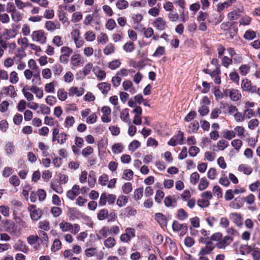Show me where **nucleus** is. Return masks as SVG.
Listing matches in <instances>:
<instances>
[{
    "instance_id": "23",
    "label": "nucleus",
    "mask_w": 260,
    "mask_h": 260,
    "mask_svg": "<svg viewBox=\"0 0 260 260\" xmlns=\"http://www.w3.org/2000/svg\"><path fill=\"white\" fill-rule=\"evenodd\" d=\"M243 206V199L241 198H236L232 202L230 203V207L238 209L242 207Z\"/></svg>"
},
{
    "instance_id": "52",
    "label": "nucleus",
    "mask_w": 260,
    "mask_h": 260,
    "mask_svg": "<svg viewBox=\"0 0 260 260\" xmlns=\"http://www.w3.org/2000/svg\"><path fill=\"white\" fill-rule=\"evenodd\" d=\"M108 211L106 209L101 210L98 213L97 217L99 220H104L106 219L108 215Z\"/></svg>"
},
{
    "instance_id": "35",
    "label": "nucleus",
    "mask_w": 260,
    "mask_h": 260,
    "mask_svg": "<svg viewBox=\"0 0 260 260\" xmlns=\"http://www.w3.org/2000/svg\"><path fill=\"white\" fill-rule=\"evenodd\" d=\"M115 51V47L112 43L108 44L103 50V52L106 55H109L114 53Z\"/></svg>"
},
{
    "instance_id": "15",
    "label": "nucleus",
    "mask_w": 260,
    "mask_h": 260,
    "mask_svg": "<svg viewBox=\"0 0 260 260\" xmlns=\"http://www.w3.org/2000/svg\"><path fill=\"white\" fill-rule=\"evenodd\" d=\"M214 246L211 242H208L206 243L205 247L202 248L198 255L206 256L209 254L214 249Z\"/></svg>"
},
{
    "instance_id": "22",
    "label": "nucleus",
    "mask_w": 260,
    "mask_h": 260,
    "mask_svg": "<svg viewBox=\"0 0 260 260\" xmlns=\"http://www.w3.org/2000/svg\"><path fill=\"white\" fill-rule=\"evenodd\" d=\"M238 170L247 175L251 174L252 172V168L250 166L246 164L240 165L238 167Z\"/></svg>"
},
{
    "instance_id": "5",
    "label": "nucleus",
    "mask_w": 260,
    "mask_h": 260,
    "mask_svg": "<svg viewBox=\"0 0 260 260\" xmlns=\"http://www.w3.org/2000/svg\"><path fill=\"white\" fill-rule=\"evenodd\" d=\"M224 96H230L233 101H238L241 98V94L239 90L234 88L225 89L224 90Z\"/></svg>"
},
{
    "instance_id": "32",
    "label": "nucleus",
    "mask_w": 260,
    "mask_h": 260,
    "mask_svg": "<svg viewBox=\"0 0 260 260\" xmlns=\"http://www.w3.org/2000/svg\"><path fill=\"white\" fill-rule=\"evenodd\" d=\"M96 178L95 173L94 171H90L88 175V184L89 187L92 188L96 183Z\"/></svg>"
},
{
    "instance_id": "40",
    "label": "nucleus",
    "mask_w": 260,
    "mask_h": 260,
    "mask_svg": "<svg viewBox=\"0 0 260 260\" xmlns=\"http://www.w3.org/2000/svg\"><path fill=\"white\" fill-rule=\"evenodd\" d=\"M254 248L248 245H241L240 248V251L242 254H247L252 252Z\"/></svg>"
},
{
    "instance_id": "1",
    "label": "nucleus",
    "mask_w": 260,
    "mask_h": 260,
    "mask_svg": "<svg viewBox=\"0 0 260 260\" xmlns=\"http://www.w3.org/2000/svg\"><path fill=\"white\" fill-rule=\"evenodd\" d=\"M59 228L62 232H71L75 235L80 231V226L78 224H72L64 220L59 223Z\"/></svg>"
},
{
    "instance_id": "61",
    "label": "nucleus",
    "mask_w": 260,
    "mask_h": 260,
    "mask_svg": "<svg viewBox=\"0 0 260 260\" xmlns=\"http://www.w3.org/2000/svg\"><path fill=\"white\" fill-rule=\"evenodd\" d=\"M134 173L130 169L124 170L122 178L126 180H131L133 179Z\"/></svg>"
},
{
    "instance_id": "39",
    "label": "nucleus",
    "mask_w": 260,
    "mask_h": 260,
    "mask_svg": "<svg viewBox=\"0 0 260 260\" xmlns=\"http://www.w3.org/2000/svg\"><path fill=\"white\" fill-rule=\"evenodd\" d=\"M56 84V82L55 81L46 84L44 87L45 91L47 93H54Z\"/></svg>"
},
{
    "instance_id": "4",
    "label": "nucleus",
    "mask_w": 260,
    "mask_h": 260,
    "mask_svg": "<svg viewBox=\"0 0 260 260\" xmlns=\"http://www.w3.org/2000/svg\"><path fill=\"white\" fill-rule=\"evenodd\" d=\"M28 211L29 212L31 219L34 221H38L42 215V211L40 209H37L36 205H30L28 207Z\"/></svg>"
},
{
    "instance_id": "54",
    "label": "nucleus",
    "mask_w": 260,
    "mask_h": 260,
    "mask_svg": "<svg viewBox=\"0 0 260 260\" xmlns=\"http://www.w3.org/2000/svg\"><path fill=\"white\" fill-rule=\"evenodd\" d=\"M50 187L54 191L58 193H61L63 192V189L62 187L60 184L56 183L55 181H52L50 183Z\"/></svg>"
},
{
    "instance_id": "14",
    "label": "nucleus",
    "mask_w": 260,
    "mask_h": 260,
    "mask_svg": "<svg viewBox=\"0 0 260 260\" xmlns=\"http://www.w3.org/2000/svg\"><path fill=\"white\" fill-rule=\"evenodd\" d=\"M230 218L238 227H241L243 224V218L240 213H232L230 214Z\"/></svg>"
},
{
    "instance_id": "46",
    "label": "nucleus",
    "mask_w": 260,
    "mask_h": 260,
    "mask_svg": "<svg viewBox=\"0 0 260 260\" xmlns=\"http://www.w3.org/2000/svg\"><path fill=\"white\" fill-rule=\"evenodd\" d=\"M234 132L241 139H243L245 136L244 134L245 129L242 126H236L234 128Z\"/></svg>"
},
{
    "instance_id": "26",
    "label": "nucleus",
    "mask_w": 260,
    "mask_h": 260,
    "mask_svg": "<svg viewBox=\"0 0 260 260\" xmlns=\"http://www.w3.org/2000/svg\"><path fill=\"white\" fill-rule=\"evenodd\" d=\"M236 1V0H227L223 3L218 4L217 7V11L218 12H221L225 8H228L234 4Z\"/></svg>"
},
{
    "instance_id": "58",
    "label": "nucleus",
    "mask_w": 260,
    "mask_h": 260,
    "mask_svg": "<svg viewBox=\"0 0 260 260\" xmlns=\"http://www.w3.org/2000/svg\"><path fill=\"white\" fill-rule=\"evenodd\" d=\"M141 145L140 142L138 140H134L128 145V150L134 152Z\"/></svg>"
},
{
    "instance_id": "50",
    "label": "nucleus",
    "mask_w": 260,
    "mask_h": 260,
    "mask_svg": "<svg viewBox=\"0 0 260 260\" xmlns=\"http://www.w3.org/2000/svg\"><path fill=\"white\" fill-rule=\"evenodd\" d=\"M222 137L227 140H231L235 138L236 133L233 131L225 130L222 133Z\"/></svg>"
},
{
    "instance_id": "21",
    "label": "nucleus",
    "mask_w": 260,
    "mask_h": 260,
    "mask_svg": "<svg viewBox=\"0 0 260 260\" xmlns=\"http://www.w3.org/2000/svg\"><path fill=\"white\" fill-rule=\"evenodd\" d=\"M111 150L114 154L121 153L124 150L123 144L121 143H115L112 145Z\"/></svg>"
},
{
    "instance_id": "20",
    "label": "nucleus",
    "mask_w": 260,
    "mask_h": 260,
    "mask_svg": "<svg viewBox=\"0 0 260 260\" xmlns=\"http://www.w3.org/2000/svg\"><path fill=\"white\" fill-rule=\"evenodd\" d=\"M84 92V89L82 87H71L69 91L70 96L76 95L78 96H81Z\"/></svg>"
},
{
    "instance_id": "16",
    "label": "nucleus",
    "mask_w": 260,
    "mask_h": 260,
    "mask_svg": "<svg viewBox=\"0 0 260 260\" xmlns=\"http://www.w3.org/2000/svg\"><path fill=\"white\" fill-rule=\"evenodd\" d=\"M80 187L78 185H74L72 189L69 190L67 193V197L71 200H74L76 196L79 194Z\"/></svg>"
},
{
    "instance_id": "9",
    "label": "nucleus",
    "mask_w": 260,
    "mask_h": 260,
    "mask_svg": "<svg viewBox=\"0 0 260 260\" xmlns=\"http://www.w3.org/2000/svg\"><path fill=\"white\" fill-rule=\"evenodd\" d=\"M183 141V133L179 131L177 135L174 136L168 142V145L172 146H176L178 144L181 145Z\"/></svg>"
},
{
    "instance_id": "48",
    "label": "nucleus",
    "mask_w": 260,
    "mask_h": 260,
    "mask_svg": "<svg viewBox=\"0 0 260 260\" xmlns=\"http://www.w3.org/2000/svg\"><path fill=\"white\" fill-rule=\"evenodd\" d=\"M17 8L19 10H23L27 6H31L32 5L29 2L24 3L21 0H14Z\"/></svg>"
},
{
    "instance_id": "49",
    "label": "nucleus",
    "mask_w": 260,
    "mask_h": 260,
    "mask_svg": "<svg viewBox=\"0 0 260 260\" xmlns=\"http://www.w3.org/2000/svg\"><path fill=\"white\" fill-rule=\"evenodd\" d=\"M17 43L19 45L21 46V48L25 49L28 47V40L26 37H20L17 40Z\"/></svg>"
},
{
    "instance_id": "38",
    "label": "nucleus",
    "mask_w": 260,
    "mask_h": 260,
    "mask_svg": "<svg viewBox=\"0 0 260 260\" xmlns=\"http://www.w3.org/2000/svg\"><path fill=\"white\" fill-rule=\"evenodd\" d=\"M29 90L39 99H41L43 97L44 93L43 90L38 87L37 86H32Z\"/></svg>"
},
{
    "instance_id": "53",
    "label": "nucleus",
    "mask_w": 260,
    "mask_h": 260,
    "mask_svg": "<svg viewBox=\"0 0 260 260\" xmlns=\"http://www.w3.org/2000/svg\"><path fill=\"white\" fill-rule=\"evenodd\" d=\"M121 64V62L119 59H114L110 61L108 64L109 69L114 70L118 68Z\"/></svg>"
},
{
    "instance_id": "18",
    "label": "nucleus",
    "mask_w": 260,
    "mask_h": 260,
    "mask_svg": "<svg viewBox=\"0 0 260 260\" xmlns=\"http://www.w3.org/2000/svg\"><path fill=\"white\" fill-rule=\"evenodd\" d=\"M93 72L99 81L103 80L106 78V72L98 66H95L93 68Z\"/></svg>"
},
{
    "instance_id": "6",
    "label": "nucleus",
    "mask_w": 260,
    "mask_h": 260,
    "mask_svg": "<svg viewBox=\"0 0 260 260\" xmlns=\"http://www.w3.org/2000/svg\"><path fill=\"white\" fill-rule=\"evenodd\" d=\"M172 229L176 232H180V236L184 235L187 232L188 228L186 223H180L177 220H174L172 223Z\"/></svg>"
},
{
    "instance_id": "3",
    "label": "nucleus",
    "mask_w": 260,
    "mask_h": 260,
    "mask_svg": "<svg viewBox=\"0 0 260 260\" xmlns=\"http://www.w3.org/2000/svg\"><path fill=\"white\" fill-rule=\"evenodd\" d=\"M210 101L207 96H204L201 102V107L198 109V112L201 116L207 115L209 112L208 105Z\"/></svg>"
},
{
    "instance_id": "2",
    "label": "nucleus",
    "mask_w": 260,
    "mask_h": 260,
    "mask_svg": "<svg viewBox=\"0 0 260 260\" xmlns=\"http://www.w3.org/2000/svg\"><path fill=\"white\" fill-rule=\"evenodd\" d=\"M31 37L33 41L41 44H44L46 42L47 37L45 35V31L43 30L34 31L32 32Z\"/></svg>"
},
{
    "instance_id": "29",
    "label": "nucleus",
    "mask_w": 260,
    "mask_h": 260,
    "mask_svg": "<svg viewBox=\"0 0 260 260\" xmlns=\"http://www.w3.org/2000/svg\"><path fill=\"white\" fill-rule=\"evenodd\" d=\"M176 217L179 220L184 221L188 217V214L183 209H179L177 210Z\"/></svg>"
},
{
    "instance_id": "44",
    "label": "nucleus",
    "mask_w": 260,
    "mask_h": 260,
    "mask_svg": "<svg viewBox=\"0 0 260 260\" xmlns=\"http://www.w3.org/2000/svg\"><path fill=\"white\" fill-rule=\"evenodd\" d=\"M94 67H93L92 63L89 62L87 63L84 67H83L82 69V73L84 76H86L88 75H89L91 71H93V68Z\"/></svg>"
},
{
    "instance_id": "55",
    "label": "nucleus",
    "mask_w": 260,
    "mask_h": 260,
    "mask_svg": "<svg viewBox=\"0 0 260 260\" xmlns=\"http://www.w3.org/2000/svg\"><path fill=\"white\" fill-rule=\"evenodd\" d=\"M57 98L61 101H64L68 98V93L63 89H59L57 93Z\"/></svg>"
},
{
    "instance_id": "41",
    "label": "nucleus",
    "mask_w": 260,
    "mask_h": 260,
    "mask_svg": "<svg viewBox=\"0 0 260 260\" xmlns=\"http://www.w3.org/2000/svg\"><path fill=\"white\" fill-rule=\"evenodd\" d=\"M38 233L40 236L41 242L47 246L49 244V238L47 233L43 231H39Z\"/></svg>"
},
{
    "instance_id": "12",
    "label": "nucleus",
    "mask_w": 260,
    "mask_h": 260,
    "mask_svg": "<svg viewBox=\"0 0 260 260\" xmlns=\"http://www.w3.org/2000/svg\"><path fill=\"white\" fill-rule=\"evenodd\" d=\"M103 115L101 117V119L103 122L108 123L111 121L110 108L108 106H104L101 110Z\"/></svg>"
},
{
    "instance_id": "63",
    "label": "nucleus",
    "mask_w": 260,
    "mask_h": 260,
    "mask_svg": "<svg viewBox=\"0 0 260 260\" xmlns=\"http://www.w3.org/2000/svg\"><path fill=\"white\" fill-rule=\"evenodd\" d=\"M123 48V50L127 52H131L135 49L134 44L132 42H128L126 43L124 45Z\"/></svg>"
},
{
    "instance_id": "34",
    "label": "nucleus",
    "mask_w": 260,
    "mask_h": 260,
    "mask_svg": "<svg viewBox=\"0 0 260 260\" xmlns=\"http://www.w3.org/2000/svg\"><path fill=\"white\" fill-rule=\"evenodd\" d=\"M12 20L15 22H19L21 21L23 18V14L18 10H13L11 13Z\"/></svg>"
},
{
    "instance_id": "30",
    "label": "nucleus",
    "mask_w": 260,
    "mask_h": 260,
    "mask_svg": "<svg viewBox=\"0 0 260 260\" xmlns=\"http://www.w3.org/2000/svg\"><path fill=\"white\" fill-rule=\"evenodd\" d=\"M5 151L7 155H12L15 153V146L12 142H8L5 146Z\"/></svg>"
},
{
    "instance_id": "56",
    "label": "nucleus",
    "mask_w": 260,
    "mask_h": 260,
    "mask_svg": "<svg viewBox=\"0 0 260 260\" xmlns=\"http://www.w3.org/2000/svg\"><path fill=\"white\" fill-rule=\"evenodd\" d=\"M75 123V119L72 116H67L64 120V126L66 128H70Z\"/></svg>"
},
{
    "instance_id": "27",
    "label": "nucleus",
    "mask_w": 260,
    "mask_h": 260,
    "mask_svg": "<svg viewBox=\"0 0 260 260\" xmlns=\"http://www.w3.org/2000/svg\"><path fill=\"white\" fill-rule=\"evenodd\" d=\"M110 234L109 228L107 226H104L99 231L97 235L100 239L106 238Z\"/></svg>"
},
{
    "instance_id": "28",
    "label": "nucleus",
    "mask_w": 260,
    "mask_h": 260,
    "mask_svg": "<svg viewBox=\"0 0 260 260\" xmlns=\"http://www.w3.org/2000/svg\"><path fill=\"white\" fill-rule=\"evenodd\" d=\"M120 118L122 121L127 122L129 124L131 123L129 118V110L127 108L124 109L121 111Z\"/></svg>"
},
{
    "instance_id": "59",
    "label": "nucleus",
    "mask_w": 260,
    "mask_h": 260,
    "mask_svg": "<svg viewBox=\"0 0 260 260\" xmlns=\"http://www.w3.org/2000/svg\"><path fill=\"white\" fill-rule=\"evenodd\" d=\"M116 6L119 10L125 9L128 6V3L125 0H118L116 4Z\"/></svg>"
},
{
    "instance_id": "37",
    "label": "nucleus",
    "mask_w": 260,
    "mask_h": 260,
    "mask_svg": "<svg viewBox=\"0 0 260 260\" xmlns=\"http://www.w3.org/2000/svg\"><path fill=\"white\" fill-rule=\"evenodd\" d=\"M84 39L87 42H93L95 40L96 35L95 32L91 30L87 31L84 34Z\"/></svg>"
},
{
    "instance_id": "43",
    "label": "nucleus",
    "mask_w": 260,
    "mask_h": 260,
    "mask_svg": "<svg viewBox=\"0 0 260 260\" xmlns=\"http://www.w3.org/2000/svg\"><path fill=\"white\" fill-rule=\"evenodd\" d=\"M52 71L54 76H59L63 71V67L59 63H56L53 66Z\"/></svg>"
},
{
    "instance_id": "7",
    "label": "nucleus",
    "mask_w": 260,
    "mask_h": 260,
    "mask_svg": "<svg viewBox=\"0 0 260 260\" xmlns=\"http://www.w3.org/2000/svg\"><path fill=\"white\" fill-rule=\"evenodd\" d=\"M241 88L244 91L251 93H254L256 91V86L252 85L251 81L247 79L242 80L241 82Z\"/></svg>"
},
{
    "instance_id": "13",
    "label": "nucleus",
    "mask_w": 260,
    "mask_h": 260,
    "mask_svg": "<svg viewBox=\"0 0 260 260\" xmlns=\"http://www.w3.org/2000/svg\"><path fill=\"white\" fill-rule=\"evenodd\" d=\"M45 28L49 31H54L60 28V24L57 21H47L45 23Z\"/></svg>"
},
{
    "instance_id": "42",
    "label": "nucleus",
    "mask_w": 260,
    "mask_h": 260,
    "mask_svg": "<svg viewBox=\"0 0 260 260\" xmlns=\"http://www.w3.org/2000/svg\"><path fill=\"white\" fill-rule=\"evenodd\" d=\"M109 41V38L105 32H101L98 36L97 41L98 43L101 44H105Z\"/></svg>"
},
{
    "instance_id": "45",
    "label": "nucleus",
    "mask_w": 260,
    "mask_h": 260,
    "mask_svg": "<svg viewBox=\"0 0 260 260\" xmlns=\"http://www.w3.org/2000/svg\"><path fill=\"white\" fill-rule=\"evenodd\" d=\"M128 201V197L125 196H120L117 200V205L119 207H122L126 205Z\"/></svg>"
},
{
    "instance_id": "17",
    "label": "nucleus",
    "mask_w": 260,
    "mask_h": 260,
    "mask_svg": "<svg viewBox=\"0 0 260 260\" xmlns=\"http://www.w3.org/2000/svg\"><path fill=\"white\" fill-rule=\"evenodd\" d=\"M6 231L12 235L16 237H19L21 235V232L17 230V226L13 222L9 223Z\"/></svg>"
},
{
    "instance_id": "51",
    "label": "nucleus",
    "mask_w": 260,
    "mask_h": 260,
    "mask_svg": "<svg viewBox=\"0 0 260 260\" xmlns=\"http://www.w3.org/2000/svg\"><path fill=\"white\" fill-rule=\"evenodd\" d=\"M143 188L139 187L136 189L134 192V198L135 200H140L143 197Z\"/></svg>"
},
{
    "instance_id": "8",
    "label": "nucleus",
    "mask_w": 260,
    "mask_h": 260,
    "mask_svg": "<svg viewBox=\"0 0 260 260\" xmlns=\"http://www.w3.org/2000/svg\"><path fill=\"white\" fill-rule=\"evenodd\" d=\"M233 241V239L232 237L229 236H226L223 238H221L220 240L217 242L216 246L218 249H225L226 247L229 246Z\"/></svg>"
},
{
    "instance_id": "11",
    "label": "nucleus",
    "mask_w": 260,
    "mask_h": 260,
    "mask_svg": "<svg viewBox=\"0 0 260 260\" xmlns=\"http://www.w3.org/2000/svg\"><path fill=\"white\" fill-rule=\"evenodd\" d=\"M13 248L24 253H27L29 251L28 247L20 239L18 240L14 244Z\"/></svg>"
},
{
    "instance_id": "64",
    "label": "nucleus",
    "mask_w": 260,
    "mask_h": 260,
    "mask_svg": "<svg viewBox=\"0 0 260 260\" xmlns=\"http://www.w3.org/2000/svg\"><path fill=\"white\" fill-rule=\"evenodd\" d=\"M52 43L56 47L62 46L63 44L61 37L59 36H55L53 37L52 41Z\"/></svg>"
},
{
    "instance_id": "36",
    "label": "nucleus",
    "mask_w": 260,
    "mask_h": 260,
    "mask_svg": "<svg viewBox=\"0 0 260 260\" xmlns=\"http://www.w3.org/2000/svg\"><path fill=\"white\" fill-rule=\"evenodd\" d=\"M99 89L103 94H107L111 88V85L107 82L100 83L98 85Z\"/></svg>"
},
{
    "instance_id": "19",
    "label": "nucleus",
    "mask_w": 260,
    "mask_h": 260,
    "mask_svg": "<svg viewBox=\"0 0 260 260\" xmlns=\"http://www.w3.org/2000/svg\"><path fill=\"white\" fill-rule=\"evenodd\" d=\"M81 56L79 54H75L72 56L71 58V64L74 67H77L83 64Z\"/></svg>"
},
{
    "instance_id": "33",
    "label": "nucleus",
    "mask_w": 260,
    "mask_h": 260,
    "mask_svg": "<svg viewBox=\"0 0 260 260\" xmlns=\"http://www.w3.org/2000/svg\"><path fill=\"white\" fill-rule=\"evenodd\" d=\"M209 185V181L205 177H202L199 182L198 185V189L200 191L206 189Z\"/></svg>"
},
{
    "instance_id": "47",
    "label": "nucleus",
    "mask_w": 260,
    "mask_h": 260,
    "mask_svg": "<svg viewBox=\"0 0 260 260\" xmlns=\"http://www.w3.org/2000/svg\"><path fill=\"white\" fill-rule=\"evenodd\" d=\"M38 146L39 149L42 151L43 156L46 157L49 155L48 150L49 148L48 146L46 145L43 142H40Z\"/></svg>"
},
{
    "instance_id": "24",
    "label": "nucleus",
    "mask_w": 260,
    "mask_h": 260,
    "mask_svg": "<svg viewBox=\"0 0 260 260\" xmlns=\"http://www.w3.org/2000/svg\"><path fill=\"white\" fill-rule=\"evenodd\" d=\"M2 91L8 95L14 98L17 94L15 90V88L13 85H9L3 88Z\"/></svg>"
},
{
    "instance_id": "60",
    "label": "nucleus",
    "mask_w": 260,
    "mask_h": 260,
    "mask_svg": "<svg viewBox=\"0 0 260 260\" xmlns=\"http://www.w3.org/2000/svg\"><path fill=\"white\" fill-rule=\"evenodd\" d=\"M259 122L257 119H251L247 124L248 128L251 130H253L259 125Z\"/></svg>"
},
{
    "instance_id": "10",
    "label": "nucleus",
    "mask_w": 260,
    "mask_h": 260,
    "mask_svg": "<svg viewBox=\"0 0 260 260\" xmlns=\"http://www.w3.org/2000/svg\"><path fill=\"white\" fill-rule=\"evenodd\" d=\"M153 26L157 30H163L167 27L166 21L162 17H157L152 23Z\"/></svg>"
},
{
    "instance_id": "62",
    "label": "nucleus",
    "mask_w": 260,
    "mask_h": 260,
    "mask_svg": "<svg viewBox=\"0 0 260 260\" xmlns=\"http://www.w3.org/2000/svg\"><path fill=\"white\" fill-rule=\"evenodd\" d=\"M168 18L171 22H176L179 18V14L174 11L170 12L168 14Z\"/></svg>"
},
{
    "instance_id": "31",
    "label": "nucleus",
    "mask_w": 260,
    "mask_h": 260,
    "mask_svg": "<svg viewBox=\"0 0 260 260\" xmlns=\"http://www.w3.org/2000/svg\"><path fill=\"white\" fill-rule=\"evenodd\" d=\"M116 243V242L115 239L112 237L107 238L104 241V246L109 249L113 248L115 246Z\"/></svg>"
},
{
    "instance_id": "57",
    "label": "nucleus",
    "mask_w": 260,
    "mask_h": 260,
    "mask_svg": "<svg viewBox=\"0 0 260 260\" xmlns=\"http://www.w3.org/2000/svg\"><path fill=\"white\" fill-rule=\"evenodd\" d=\"M38 227L45 231H48L50 229L49 222L47 220L41 221L39 222Z\"/></svg>"
},
{
    "instance_id": "25",
    "label": "nucleus",
    "mask_w": 260,
    "mask_h": 260,
    "mask_svg": "<svg viewBox=\"0 0 260 260\" xmlns=\"http://www.w3.org/2000/svg\"><path fill=\"white\" fill-rule=\"evenodd\" d=\"M17 34V31L15 29H5L3 32V35L6 37L7 39L14 38Z\"/></svg>"
}]
</instances>
